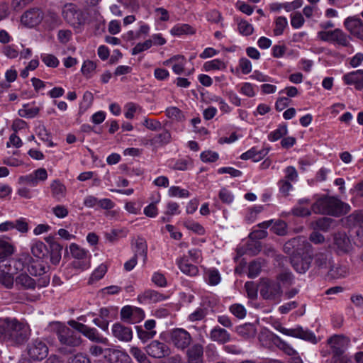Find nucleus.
I'll return each mask as SVG.
<instances>
[{
  "label": "nucleus",
  "instance_id": "nucleus-63",
  "mask_svg": "<svg viewBox=\"0 0 363 363\" xmlns=\"http://www.w3.org/2000/svg\"><path fill=\"white\" fill-rule=\"evenodd\" d=\"M206 18L208 22L211 23H219L223 18L220 12L216 9H212L206 13Z\"/></svg>",
  "mask_w": 363,
  "mask_h": 363
},
{
  "label": "nucleus",
  "instance_id": "nucleus-40",
  "mask_svg": "<svg viewBox=\"0 0 363 363\" xmlns=\"http://www.w3.org/2000/svg\"><path fill=\"white\" fill-rule=\"evenodd\" d=\"M107 272V267L104 264H101L99 265L91 274L89 279L88 284L94 285L97 281L104 278L105 274Z\"/></svg>",
  "mask_w": 363,
  "mask_h": 363
},
{
  "label": "nucleus",
  "instance_id": "nucleus-38",
  "mask_svg": "<svg viewBox=\"0 0 363 363\" xmlns=\"http://www.w3.org/2000/svg\"><path fill=\"white\" fill-rule=\"evenodd\" d=\"M288 125L286 123H281L279 124L277 129L270 132L267 138L270 142H276L280 139H282L284 136L288 134Z\"/></svg>",
  "mask_w": 363,
  "mask_h": 363
},
{
  "label": "nucleus",
  "instance_id": "nucleus-7",
  "mask_svg": "<svg viewBox=\"0 0 363 363\" xmlns=\"http://www.w3.org/2000/svg\"><path fill=\"white\" fill-rule=\"evenodd\" d=\"M69 252L74 258L71 262L72 267L80 271H84L90 267V254L89 250L80 247L76 243L70 244Z\"/></svg>",
  "mask_w": 363,
  "mask_h": 363
},
{
  "label": "nucleus",
  "instance_id": "nucleus-33",
  "mask_svg": "<svg viewBox=\"0 0 363 363\" xmlns=\"http://www.w3.org/2000/svg\"><path fill=\"white\" fill-rule=\"evenodd\" d=\"M294 337L308 341L311 343L317 342V338L315 333L308 329H304L301 325H297L294 328Z\"/></svg>",
  "mask_w": 363,
  "mask_h": 363
},
{
  "label": "nucleus",
  "instance_id": "nucleus-51",
  "mask_svg": "<svg viewBox=\"0 0 363 363\" xmlns=\"http://www.w3.org/2000/svg\"><path fill=\"white\" fill-rule=\"evenodd\" d=\"M67 358V363H91L89 356L84 352H77L76 354H70Z\"/></svg>",
  "mask_w": 363,
  "mask_h": 363
},
{
  "label": "nucleus",
  "instance_id": "nucleus-43",
  "mask_svg": "<svg viewBox=\"0 0 363 363\" xmlns=\"http://www.w3.org/2000/svg\"><path fill=\"white\" fill-rule=\"evenodd\" d=\"M247 277L250 279H255L257 277L262 271L261 262L258 260H252L248 264L247 268Z\"/></svg>",
  "mask_w": 363,
  "mask_h": 363
},
{
  "label": "nucleus",
  "instance_id": "nucleus-32",
  "mask_svg": "<svg viewBox=\"0 0 363 363\" xmlns=\"http://www.w3.org/2000/svg\"><path fill=\"white\" fill-rule=\"evenodd\" d=\"M294 337L308 341L311 343L317 342V338L315 333L308 329H304L301 325H297L294 328Z\"/></svg>",
  "mask_w": 363,
  "mask_h": 363
},
{
  "label": "nucleus",
  "instance_id": "nucleus-16",
  "mask_svg": "<svg viewBox=\"0 0 363 363\" xmlns=\"http://www.w3.org/2000/svg\"><path fill=\"white\" fill-rule=\"evenodd\" d=\"M345 85L352 86L357 91H363V69L349 72L342 77Z\"/></svg>",
  "mask_w": 363,
  "mask_h": 363
},
{
  "label": "nucleus",
  "instance_id": "nucleus-46",
  "mask_svg": "<svg viewBox=\"0 0 363 363\" xmlns=\"http://www.w3.org/2000/svg\"><path fill=\"white\" fill-rule=\"evenodd\" d=\"M28 104H24L23 108H21L18 111V114L22 118H33L37 116L40 112V108L37 106L27 108Z\"/></svg>",
  "mask_w": 363,
  "mask_h": 363
},
{
  "label": "nucleus",
  "instance_id": "nucleus-28",
  "mask_svg": "<svg viewBox=\"0 0 363 363\" xmlns=\"http://www.w3.org/2000/svg\"><path fill=\"white\" fill-rule=\"evenodd\" d=\"M16 286L18 289H35L36 282L35 279L28 276L27 274L21 273L18 275L15 280Z\"/></svg>",
  "mask_w": 363,
  "mask_h": 363
},
{
  "label": "nucleus",
  "instance_id": "nucleus-17",
  "mask_svg": "<svg viewBox=\"0 0 363 363\" xmlns=\"http://www.w3.org/2000/svg\"><path fill=\"white\" fill-rule=\"evenodd\" d=\"M147 353L154 358H163L171 353L169 347L164 342L153 340L146 347Z\"/></svg>",
  "mask_w": 363,
  "mask_h": 363
},
{
  "label": "nucleus",
  "instance_id": "nucleus-41",
  "mask_svg": "<svg viewBox=\"0 0 363 363\" xmlns=\"http://www.w3.org/2000/svg\"><path fill=\"white\" fill-rule=\"evenodd\" d=\"M206 282L210 286H217L221 281V275L216 267L209 268L206 272Z\"/></svg>",
  "mask_w": 363,
  "mask_h": 363
},
{
  "label": "nucleus",
  "instance_id": "nucleus-60",
  "mask_svg": "<svg viewBox=\"0 0 363 363\" xmlns=\"http://www.w3.org/2000/svg\"><path fill=\"white\" fill-rule=\"evenodd\" d=\"M220 200L227 205H230L234 201V195L228 189L221 188L218 193Z\"/></svg>",
  "mask_w": 363,
  "mask_h": 363
},
{
  "label": "nucleus",
  "instance_id": "nucleus-62",
  "mask_svg": "<svg viewBox=\"0 0 363 363\" xmlns=\"http://www.w3.org/2000/svg\"><path fill=\"white\" fill-rule=\"evenodd\" d=\"M130 352L139 363H151L146 354L138 347H133Z\"/></svg>",
  "mask_w": 363,
  "mask_h": 363
},
{
  "label": "nucleus",
  "instance_id": "nucleus-22",
  "mask_svg": "<svg viewBox=\"0 0 363 363\" xmlns=\"http://www.w3.org/2000/svg\"><path fill=\"white\" fill-rule=\"evenodd\" d=\"M168 167L174 171H187L194 167V160L189 156L169 160Z\"/></svg>",
  "mask_w": 363,
  "mask_h": 363
},
{
  "label": "nucleus",
  "instance_id": "nucleus-26",
  "mask_svg": "<svg viewBox=\"0 0 363 363\" xmlns=\"http://www.w3.org/2000/svg\"><path fill=\"white\" fill-rule=\"evenodd\" d=\"M210 338L214 342H217L220 344H225L230 341V335L225 329L216 325L211 329L210 332Z\"/></svg>",
  "mask_w": 363,
  "mask_h": 363
},
{
  "label": "nucleus",
  "instance_id": "nucleus-37",
  "mask_svg": "<svg viewBox=\"0 0 363 363\" xmlns=\"http://www.w3.org/2000/svg\"><path fill=\"white\" fill-rule=\"evenodd\" d=\"M208 308L206 307L204 304H201V306L197 307L192 313L188 315L187 320L190 322H198L203 320L208 315Z\"/></svg>",
  "mask_w": 363,
  "mask_h": 363
},
{
  "label": "nucleus",
  "instance_id": "nucleus-35",
  "mask_svg": "<svg viewBox=\"0 0 363 363\" xmlns=\"http://www.w3.org/2000/svg\"><path fill=\"white\" fill-rule=\"evenodd\" d=\"M234 20L238 24V30L241 35L250 36L253 34L255 30L252 24L238 16L234 17Z\"/></svg>",
  "mask_w": 363,
  "mask_h": 363
},
{
  "label": "nucleus",
  "instance_id": "nucleus-6",
  "mask_svg": "<svg viewBox=\"0 0 363 363\" xmlns=\"http://www.w3.org/2000/svg\"><path fill=\"white\" fill-rule=\"evenodd\" d=\"M311 245L303 242V249L297 248V255L291 257V264L294 269L299 274H304L311 266L313 257L310 254Z\"/></svg>",
  "mask_w": 363,
  "mask_h": 363
},
{
  "label": "nucleus",
  "instance_id": "nucleus-10",
  "mask_svg": "<svg viewBox=\"0 0 363 363\" xmlns=\"http://www.w3.org/2000/svg\"><path fill=\"white\" fill-rule=\"evenodd\" d=\"M26 350L28 357L33 361H41L48 354L47 344L38 338L32 340L27 345Z\"/></svg>",
  "mask_w": 363,
  "mask_h": 363
},
{
  "label": "nucleus",
  "instance_id": "nucleus-45",
  "mask_svg": "<svg viewBox=\"0 0 363 363\" xmlns=\"http://www.w3.org/2000/svg\"><path fill=\"white\" fill-rule=\"evenodd\" d=\"M184 225L186 228L199 235H204L206 234V230L204 227L199 223L196 222L193 220H188L185 221L184 223Z\"/></svg>",
  "mask_w": 363,
  "mask_h": 363
},
{
  "label": "nucleus",
  "instance_id": "nucleus-15",
  "mask_svg": "<svg viewBox=\"0 0 363 363\" xmlns=\"http://www.w3.org/2000/svg\"><path fill=\"white\" fill-rule=\"evenodd\" d=\"M168 298V296L162 293L149 289L138 294L137 299L140 304L147 305L161 302L167 300Z\"/></svg>",
  "mask_w": 363,
  "mask_h": 363
},
{
  "label": "nucleus",
  "instance_id": "nucleus-64",
  "mask_svg": "<svg viewBox=\"0 0 363 363\" xmlns=\"http://www.w3.org/2000/svg\"><path fill=\"white\" fill-rule=\"evenodd\" d=\"M2 52L10 59L16 58L19 54L18 46L14 44L4 45L2 48Z\"/></svg>",
  "mask_w": 363,
  "mask_h": 363
},
{
  "label": "nucleus",
  "instance_id": "nucleus-11",
  "mask_svg": "<svg viewBox=\"0 0 363 363\" xmlns=\"http://www.w3.org/2000/svg\"><path fill=\"white\" fill-rule=\"evenodd\" d=\"M327 342L330 345L333 356L340 357L344 354L350 340L344 335H333L328 339Z\"/></svg>",
  "mask_w": 363,
  "mask_h": 363
},
{
  "label": "nucleus",
  "instance_id": "nucleus-36",
  "mask_svg": "<svg viewBox=\"0 0 363 363\" xmlns=\"http://www.w3.org/2000/svg\"><path fill=\"white\" fill-rule=\"evenodd\" d=\"M334 245L339 252L346 253L350 250V241L347 236L343 233H338L334 237Z\"/></svg>",
  "mask_w": 363,
  "mask_h": 363
},
{
  "label": "nucleus",
  "instance_id": "nucleus-18",
  "mask_svg": "<svg viewBox=\"0 0 363 363\" xmlns=\"http://www.w3.org/2000/svg\"><path fill=\"white\" fill-rule=\"evenodd\" d=\"M131 250L133 256L137 258H142L143 264H145L147 261V243L146 240L142 236H138L133 240L130 243Z\"/></svg>",
  "mask_w": 363,
  "mask_h": 363
},
{
  "label": "nucleus",
  "instance_id": "nucleus-19",
  "mask_svg": "<svg viewBox=\"0 0 363 363\" xmlns=\"http://www.w3.org/2000/svg\"><path fill=\"white\" fill-rule=\"evenodd\" d=\"M43 18V11L38 8L26 11L21 18V23L25 26L33 28L40 24Z\"/></svg>",
  "mask_w": 363,
  "mask_h": 363
},
{
  "label": "nucleus",
  "instance_id": "nucleus-56",
  "mask_svg": "<svg viewBox=\"0 0 363 363\" xmlns=\"http://www.w3.org/2000/svg\"><path fill=\"white\" fill-rule=\"evenodd\" d=\"M152 282L158 287L164 288L167 286V280L164 274L157 271L155 272L151 277Z\"/></svg>",
  "mask_w": 363,
  "mask_h": 363
},
{
  "label": "nucleus",
  "instance_id": "nucleus-59",
  "mask_svg": "<svg viewBox=\"0 0 363 363\" xmlns=\"http://www.w3.org/2000/svg\"><path fill=\"white\" fill-rule=\"evenodd\" d=\"M229 310L232 314L239 319H243L247 314L246 308L240 303H234L231 305Z\"/></svg>",
  "mask_w": 363,
  "mask_h": 363
},
{
  "label": "nucleus",
  "instance_id": "nucleus-50",
  "mask_svg": "<svg viewBox=\"0 0 363 363\" xmlns=\"http://www.w3.org/2000/svg\"><path fill=\"white\" fill-rule=\"evenodd\" d=\"M262 250L261 242L258 240L251 239L246 243L245 253L250 255H257Z\"/></svg>",
  "mask_w": 363,
  "mask_h": 363
},
{
  "label": "nucleus",
  "instance_id": "nucleus-27",
  "mask_svg": "<svg viewBox=\"0 0 363 363\" xmlns=\"http://www.w3.org/2000/svg\"><path fill=\"white\" fill-rule=\"evenodd\" d=\"M347 273L348 267L346 265L331 262L327 277L329 279H337L345 277Z\"/></svg>",
  "mask_w": 363,
  "mask_h": 363
},
{
  "label": "nucleus",
  "instance_id": "nucleus-57",
  "mask_svg": "<svg viewBox=\"0 0 363 363\" xmlns=\"http://www.w3.org/2000/svg\"><path fill=\"white\" fill-rule=\"evenodd\" d=\"M334 220L328 217H323L315 221V228L318 230L327 232L331 228Z\"/></svg>",
  "mask_w": 363,
  "mask_h": 363
},
{
  "label": "nucleus",
  "instance_id": "nucleus-54",
  "mask_svg": "<svg viewBox=\"0 0 363 363\" xmlns=\"http://www.w3.org/2000/svg\"><path fill=\"white\" fill-rule=\"evenodd\" d=\"M157 201H152L147 206H146L143 209V213L148 218H156L159 213V209L157 208V204L160 203L159 197L157 199Z\"/></svg>",
  "mask_w": 363,
  "mask_h": 363
},
{
  "label": "nucleus",
  "instance_id": "nucleus-13",
  "mask_svg": "<svg viewBox=\"0 0 363 363\" xmlns=\"http://www.w3.org/2000/svg\"><path fill=\"white\" fill-rule=\"evenodd\" d=\"M171 140V133L168 130L164 129L162 133L155 135L151 138L146 139L143 144L146 146H150L152 150H157L170 143Z\"/></svg>",
  "mask_w": 363,
  "mask_h": 363
},
{
  "label": "nucleus",
  "instance_id": "nucleus-55",
  "mask_svg": "<svg viewBox=\"0 0 363 363\" xmlns=\"http://www.w3.org/2000/svg\"><path fill=\"white\" fill-rule=\"evenodd\" d=\"M219 154L212 150H205L201 152L200 159L204 163H212L219 160Z\"/></svg>",
  "mask_w": 363,
  "mask_h": 363
},
{
  "label": "nucleus",
  "instance_id": "nucleus-53",
  "mask_svg": "<svg viewBox=\"0 0 363 363\" xmlns=\"http://www.w3.org/2000/svg\"><path fill=\"white\" fill-rule=\"evenodd\" d=\"M42 62L48 67L56 68L60 65V61L56 56L52 54L42 53L40 55Z\"/></svg>",
  "mask_w": 363,
  "mask_h": 363
},
{
  "label": "nucleus",
  "instance_id": "nucleus-8",
  "mask_svg": "<svg viewBox=\"0 0 363 363\" xmlns=\"http://www.w3.org/2000/svg\"><path fill=\"white\" fill-rule=\"evenodd\" d=\"M69 324L72 328L83 335L90 341L96 343H102L105 345H108V338L100 334L96 328L89 327L87 325L77 322L76 320H70Z\"/></svg>",
  "mask_w": 363,
  "mask_h": 363
},
{
  "label": "nucleus",
  "instance_id": "nucleus-12",
  "mask_svg": "<svg viewBox=\"0 0 363 363\" xmlns=\"http://www.w3.org/2000/svg\"><path fill=\"white\" fill-rule=\"evenodd\" d=\"M170 340L174 347L184 350L190 345L191 336L190 333L184 328H175L170 333Z\"/></svg>",
  "mask_w": 363,
  "mask_h": 363
},
{
  "label": "nucleus",
  "instance_id": "nucleus-9",
  "mask_svg": "<svg viewBox=\"0 0 363 363\" xmlns=\"http://www.w3.org/2000/svg\"><path fill=\"white\" fill-rule=\"evenodd\" d=\"M259 292L264 300L279 301L282 289L279 282L267 279L262 283Z\"/></svg>",
  "mask_w": 363,
  "mask_h": 363
},
{
  "label": "nucleus",
  "instance_id": "nucleus-2",
  "mask_svg": "<svg viewBox=\"0 0 363 363\" xmlns=\"http://www.w3.org/2000/svg\"><path fill=\"white\" fill-rule=\"evenodd\" d=\"M47 245L38 240L33 243L31 252L34 257L41 259L43 262H50L54 265L60 263L62 258L63 246L57 240L55 235H49L45 238Z\"/></svg>",
  "mask_w": 363,
  "mask_h": 363
},
{
  "label": "nucleus",
  "instance_id": "nucleus-61",
  "mask_svg": "<svg viewBox=\"0 0 363 363\" xmlns=\"http://www.w3.org/2000/svg\"><path fill=\"white\" fill-rule=\"evenodd\" d=\"M290 18L291 26L294 29H298L301 28L305 23V19L303 15L299 12L291 13Z\"/></svg>",
  "mask_w": 363,
  "mask_h": 363
},
{
  "label": "nucleus",
  "instance_id": "nucleus-23",
  "mask_svg": "<svg viewBox=\"0 0 363 363\" xmlns=\"http://www.w3.org/2000/svg\"><path fill=\"white\" fill-rule=\"evenodd\" d=\"M106 352V360L108 363H130L131 362L130 356L125 351L109 348Z\"/></svg>",
  "mask_w": 363,
  "mask_h": 363
},
{
  "label": "nucleus",
  "instance_id": "nucleus-34",
  "mask_svg": "<svg viewBox=\"0 0 363 363\" xmlns=\"http://www.w3.org/2000/svg\"><path fill=\"white\" fill-rule=\"evenodd\" d=\"M118 308L114 306L102 307L99 311V317L107 322L108 325L110 322L118 318Z\"/></svg>",
  "mask_w": 363,
  "mask_h": 363
},
{
  "label": "nucleus",
  "instance_id": "nucleus-4",
  "mask_svg": "<svg viewBox=\"0 0 363 363\" xmlns=\"http://www.w3.org/2000/svg\"><path fill=\"white\" fill-rule=\"evenodd\" d=\"M313 213L340 217L348 213L350 206L337 197L325 196L311 205Z\"/></svg>",
  "mask_w": 363,
  "mask_h": 363
},
{
  "label": "nucleus",
  "instance_id": "nucleus-24",
  "mask_svg": "<svg viewBox=\"0 0 363 363\" xmlns=\"http://www.w3.org/2000/svg\"><path fill=\"white\" fill-rule=\"evenodd\" d=\"M345 28L353 35L358 38L363 28V21L357 16H348L344 21Z\"/></svg>",
  "mask_w": 363,
  "mask_h": 363
},
{
  "label": "nucleus",
  "instance_id": "nucleus-21",
  "mask_svg": "<svg viewBox=\"0 0 363 363\" xmlns=\"http://www.w3.org/2000/svg\"><path fill=\"white\" fill-rule=\"evenodd\" d=\"M177 264L180 271L189 277H194L199 275V268L196 265L190 263L189 257L186 255L177 259Z\"/></svg>",
  "mask_w": 363,
  "mask_h": 363
},
{
  "label": "nucleus",
  "instance_id": "nucleus-5",
  "mask_svg": "<svg viewBox=\"0 0 363 363\" xmlns=\"http://www.w3.org/2000/svg\"><path fill=\"white\" fill-rule=\"evenodd\" d=\"M79 333L67 327L57 331V336L60 343L59 352L61 354H72L75 350V347L81 345L82 339Z\"/></svg>",
  "mask_w": 363,
  "mask_h": 363
},
{
  "label": "nucleus",
  "instance_id": "nucleus-48",
  "mask_svg": "<svg viewBox=\"0 0 363 363\" xmlns=\"http://www.w3.org/2000/svg\"><path fill=\"white\" fill-rule=\"evenodd\" d=\"M135 328L137 332L138 337L143 342V343L147 342L148 340L152 339L157 332L156 331H148L145 330L141 325H136Z\"/></svg>",
  "mask_w": 363,
  "mask_h": 363
},
{
  "label": "nucleus",
  "instance_id": "nucleus-14",
  "mask_svg": "<svg viewBox=\"0 0 363 363\" xmlns=\"http://www.w3.org/2000/svg\"><path fill=\"white\" fill-rule=\"evenodd\" d=\"M348 225L352 227L360 242H363V210L355 211L347 217Z\"/></svg>",
  "mask_w": 363,
  "mask_h": 363
},
{
  "label": "nucleus",
  "instance_id": "nucleus-44",
  "mask_svg": "<svg viewBox=\"0 0 363 363\" xmlns=\"http://www.w3.org/2000/svg\"><path fill=\"white\" fill-rule=\"evenodd\" d=\"M275 27L273 30L275 36L281 35L284 29L288 26V21L285 16H278L274 21Z\"/></svg>",
  "mask_w": 363,
  "mask_h": 363
},
{
  "label": "nucleus",
  "instance_id": "nucleus-25",
  "mask_svg": "<svg viewBox=\"0 0 363 363\" xmlns=\"http://www.w3.org/2000/svg\"><path fill=\"white\" fill-rule=\"evenodd\" d=\"M50 191L52 197L60 202L65 197L67 188L60 179H56L50 184Z\"/></svg>",
  "mask_w": 363,
  "mask_h": 363
},
{
  "label": "nucleus",
  "instance_id": "nucleus-52",
  "mask_svg": "<svg viewBox=\"0 0 363 363\" xmlns=\"http://www.w3.org/2000/svg\"><path fill=\"white\" fill-rule=\"evenodd\" d=\"M270 230L277 235H285L287 233V224L282 220H277L271 226Z\"/></svg>",
  "mask_w": 363,
  "mask_h": 363
},
{
  "label": "nucleus",
  "instance_id": "nucleus-49",
  "mask_svg": "<svg viewBox=\"0 0 363 363\" xmlns=\"http://www.w3.org/2000/svg\"><path fill=\"white\" fill-rule=\"evenodd\" d=\"M168 195L170 197L186 199L190 196V192L187 189H182L179 186H172L168 190Z\"/></svg>",
  "mask_w": 363,
  "mask_h": 363
},
{
  "label": "nucleus",
  "instance_id": "nucleus-3",
  "mask_svg": "<svg viewBox=\"0 0 363 363\" xmlns=\"http://www.w3.org/2000/svg\"><path fill=\"white\" fill-rule=\"evenodd\" d=\"M61 15L65 23L72 27L76 33H81L85 26L90 24V13L74 3H66L62 8Z\"/></svg>",
  "mask_w": 363,
  "mask_h": 363
},
{
  "label": "nucleus",
  "instance_id": "nucleus-42",
  "mask_svg": "<svg viewBox=\"0 0 363 363\" xmlns=\"http://www.w3.org/2000/svg\"><path fill=\"white\" fill-rule=\"evenodd\" d=\"M335 32L332 43L342 47H348L350 45L348 35L339 28H335Z\"/></svg>",
  "mask_w": 363,
  "mask_h": 363
},
{
  "label": "nucleus",
  "instance_id": "nucleus-30",
  "mask_svg": "<svg viewBox=\"0 0 363 363\" xmlns=\"http://www.w3.org/2000/svg\"><path fill=\"white\" fill-rule=\"evenodd\" d=\"M267 337L279 348L284 350L287 354H294L296 351L292 347L284 341L279 335L273 332H269Z\"/></svg>",
  "mask_w": 363,
  "mask_h": 363
},
{
  "label": "nucleus",
  "instance_id": "nucleus-39",
  "mask_svg": "<svg viewBox=\"0 0 363 363\" xmlns=\"http://www.w3.org/2000/svg\"><path fill=\"white\" fill-rule=\"evenodd\" d=\"M315 265L320 269H326L331 264V256L328 252H318L314 256Z\"/></svg>",
  "mask_w": 363,
  "mask_h": 363
},
{
  "label": "nucleus",
  "instance_id": "nucleus-20",
  "mask_svg": "<svg viewBox=\"0 0 363 363\" xmlns=\"http://www.w3.org/2000/svg\"><path fill=\"white\" fill-rule=\"evenodd\" d=\"M111 333L115 338L124 342L131 341L133 336L132 328L125 326L119 322L116 323L112 325Z\"/></svg>",
  "mask_w": 363,
  "mask_h": 363
},
{
  "label": "nucleus",
  "instance_id": "nucleus-47",
  "mask_svg": "<svg viewBox=\"0 0 363 363\" xmlns=\"http://www.w3.org/2000/svg\"><path fill=\"white\" fill-rule=\"evenodd\" d=\"M14 252L13 245L5 240H0V259H6Z\"/></svg>",
  "mask_w": 363,
  "mask_h": 363
},
{
  "label": "nucleus",
  "instance_id": "nucleus-58",
  "mask_svg": "<svg viewBox=\"0 0 363 363\" xmlns=\"http://www.w3.org/2000/svg\"><path fill=\"white\" fill-rule=\"evenodd\" d=\"M224 62L220 59H214L207 61L203 65L204 70L209 72L211 70H219L224 68Z\"/></svg>",
  "mask_w": 363,
  "mask_h": 363
},
{
  "label": "nucleus",
  "instance_id": "nucleus-29",
  "mask_svg": "<svg viewBox=\"0 0 363 363\" xmlns=\"http://www.w3.org/2000/svg\"><path fill=\"white\" fill-rule=\"evenodd\" d=\"M196 32L195 28L188 23H177L170 30L173 36L181 37L182 35H194Z\"/></svg>",
  "mask_w": 363,
  "mask_h": 363
},
{
  "label": "nucleus",
  "instance_id": "nucleus-1",
  "mask_svg": "<svg viewBox=\"0 0 363 363\" xmlns=\"http://www.w3.org/2000/svg\"><path fill=\"white\" fill-rule=\"evenodd\" d=\"M29 325L16 318H0V341L12 346H20L29 338Z\"/></svg>",
  "mask_w": 363,
  "mask_h": 363
},
{
  "label": "nucleus",
  "instance_id": "nucleus-31",
  "mask_svg": "<svg viewBox=\"0 0 363 363\" xmlns=\"http://www.w3.org/2000/svg\"><path fill=\"white\" fill-rule=\"evenodd\" d=\"M203 348L196 344L188 350L187 357L189 363H203Z\"/></svg>",
  "mask_w": 363,
  "mask_h": 363
}]
</instances>
